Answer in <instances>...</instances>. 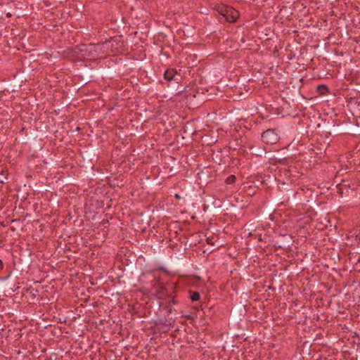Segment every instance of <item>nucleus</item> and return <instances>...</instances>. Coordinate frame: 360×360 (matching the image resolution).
Returning a JSON list of instances; mask_svg holds the SVG:
<instances>
[{
	"label": "nucleus",
	"mask_w": 360,
	"mask_h": 360,
	"mask_svg": "<svg viewBox=\"0 0 360 360\" xmlns=\"http://www.w3.org/2000/svg\"><path fill=\"white\" fill-rule=\"evenodd\" d=\"M215 9L229 22H236L239 17V12L237 10L226 5L216 6Z\"/></svg>",
	"instance_id": "obj_1"
},
{
	"label": "nucleus",
	"mask_w": 360,
	"mask_h": 360,
	"mask_svg": "<svg viewBox=\"0 0 360 360\" xmlns=\"http://www.w3.org/2000/svg\"><path fill=\"white\" fill-rule=\"evenodd\" d=\"M262 139L266 144H274L278 140V136L274 129H267L262 133Z\"/></svg>",
	"instance_id": "obj_2"
},
{
	"label": "nucleus",
	"mask_w": 360,
	"mask_h": 360,
	"mask_svg": "<svg viewBox=\"0 0 360 360\" xmlns=\"http://www.w3.org/2000/svg\"><path fill=\"white\" fill-rule=\"evenodd\" d=\"M115 42V39H112L110 41H107L101 44H98L95 46V50L102 51L103 53H108L110 51H112V48H114Z\"/></svg>",
	"instance_id": "obj_3"
},
{
	"label": "nucleus",
	"mask_w": 360,
	"mask_h": 360,
	"mask_svg": "<svg viewBox=\"0 0 360 360\" xmlns=\"http://www.w3.org/2000/svg\"><path fill=\"white\" fill-rule=\"evenodd\" d=\"M176 72L173 69H168L165 72L164 77L167 81H172L174 79Z\"/></svg>",
	"instance_id": "obj_4"
},
{
	"label": "nucleus",
	"mask_w": 360,
	"mask_h": 360,
	"mask_svg": "<svg viewBox=\"0 0 360 360\" xmlns=\"http://www.w3.org/2000/svg\"><path fill=\"white\" fill-rule=\"evenodd\" d=\"M190 298L192 301H198L200 298V293L196 291H189Z\"/></svg>",
	"instance_id": "obj_5"
},
{
	"label": "nucleus",
	"mask_w": 360,
	"mask_h": 360,
	"mask_svg": "<svg viewBox=\"0 0 360 360\" xmlns=\"http://www.w3.org/2000/svg\"><path fill=\"white\" fill-rule=\"evenodd\" d=\"M236 176L234 175H230L229 176L227 177V179H226V183L227 184H233L235 183L236 181Z\"/></svg>",
	"instance_id": "obj_6"
},
{
	"label": "nucleus",
	"mask_w": 360,
	"mask_h": 360,
	"mask_svg": "<svg viewBox=\"0 0 360 360\" xmlns=\"http://www.w3.org/2000/svg\"><path fill=\"white\" fill-rule=\"evenodd\" d=\"M174 321H165V322L163 323V326L166 328L167 330L169 329L170 328L173 327Z\"/></svg>",
	"instance_id": "obj_7"
},
{
	"label": "nucleus",
	"mask_w": 360,
	"mask_h": 360,
	"mask_svg": "<svg viewBox=\"0 0 360 360\" xmlns=\"http://www.w3.org/2000/svg\"><path fill=\"white\" fill-rule=\"evenodd\" d=\"M318 89L319 91H321L323 89L326 91L327 90V87L326 86H324V85H321V86H318Z\"/></svg>",
	"instance_id": "obj_8"
},
{
	"label": "nucleus",
	"mask_w": 360,
	"mask_h": 360,
	"mask_svg": "<svg viewBox=\"0 0 360 360\" xmlns=\"http://www.w3.org/2000/svg\"><path fill=\"white\" fill-rule=\"evenodd\" d=\"M175 198H176V199H180V198H181V196H180V195H179V194L176 193V194H175Z\"/></svg>",
	"instance_id": "obj_9"
},
{
	"label": "nucleus",
	"mask_w": 360,
	"mask_h": 360,
	"mask_svg": "<svg viewBox=\"0 0 360 360\" xmlns=\"http://www.w3.org/2000/svg\"><path fill=\"white\" fill-rule=\"evenodd\" d=\"M4 266L2 261L0 259V269H2Z\"/></svg>",
	"instance_id": "obj_10"
}]
</instances>
